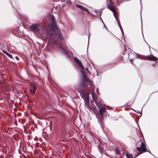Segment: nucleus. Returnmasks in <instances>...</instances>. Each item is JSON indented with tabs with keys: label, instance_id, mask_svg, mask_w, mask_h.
Wrapping results in <instances>:
<instances>
[{
	"label": "nucleus",
	"instance_id": "nucleus-1",
	"mask_svg": "<svg viewBox=\"0 0 158 158\" xmlns=\"http://www.w3.org/2000/svg\"><path fill=\"white\" fill-rule=\"evenodd\" d=\"M51 19L52 20V24L49 25V27L51 29V31L48 32V33L50 35H52L53 34V32H54L59 39L62 40L63 39L62 36L56 26L53 16H51Z\"/></svg>",
	"mask_w": 158,
	"mask_h": 158
},
{
	"label": "nucleus",
	"instance_id": "nucleus-2",
	"mask_svg": "<svg viewBox=\"0 0 158 158\" xmlns=\"http://www.w3.org/2000/svg\"><path fill=\"white\" fill-rule=\"evenodd\" d=\"M81 72L83 76L84 79L86 82H89L90 85H91L92 94L93 97L95 101L96 105L100 109L102 106V103L101 102H98V100H96L97 96L95 93L94 92V86L92 85V81H89V79L86 77V75L82 70L81 71Z\"/></svg>",
	"mask_w": 158,
	"mask_h": 158
},
{
	"label": "nucleus",
	"instance_id": "nucleus-3",
	"mask_svg": "<svg viewBox=\"0 0 158 158\" xmlns=\"http://www.w3.org/2000/svg\"><path fill=\"white\" fill-rule=\"evenodd\" d=\"M136 148L140 153H143L147 151L145 146L142 140H139L137 143L136 145Z\"/></svg>",
	"mask_w": 158,
	"mask_h": 158
},
{
	"label": "nucleus",
	"instance_id": "nucleus-4",
	"mask_svg": "<svg viewBox=\"0 0 158 158\" xmlns=\"http://www.w3.org/2000/svg\"><path fill=\"white\" fill-rule=\"evenodd\" d=\"M106 109L103 107H102L101 109H99V114L100 115H96V117L98 119V122L101 124H102V120L103 118V113L105 112Z\"/></svg>",
	"mask_w": 158,
	"mask_h": 158
},
{
	"label": "nucleus",
	"instance_id": "nucleus-5",
	"mask_svg": "<svg viewBox=\"0 0 158 158\" xmlns=\"http://www.w3.org/2000/svg\"><path fill=\"white\" fill-rule=\"evenodd\" d=\"M108 8L110 10L112 11V12H113L114 16L117 20V23L118 25L120 28L121 30L122 27L121 26L120 22L119 21L118 19L117 18V15H116V10H115L113 6H110V5H108Z\"/></svg>",
	"mask_w": 158,
	"mask_h": 158
},
{
	"label": "nucleus",
	"instance_id": "nucleus-6",
	"mask_svg": "<svg viewBox=\"0 0 158 158\" xmlns=\"http://www.w3.org/2000/svg\"><path fill=\"white\" fill-rule=\"evenodd\" d=\"M82 97L84 99L85 103L87 104L88 103L89 101V95L87 93H84L82 95Z\"/></svg>",
	"mask_w": 158,
	"mask_h": 158
},
{
	"label": "nucleus",
	"instance_id": "nucleus-7",
	"mask_svg": "<svg viewBox=\"0 0 158 158\" xmlns=\"http://www.w3.org/2000/svg\"><path fill=\"white\" fill-rule=\"evenodd\" d=\"M30 28L35 33H38V28L37 25L30 26Z\"/></svg>",
	"mask_w": 158,
	"mask_h": 158
},
{
	"label": "nucleus",
	"instance_id": "nucleus-8",
	"mask_svg": "<svg viewBox=\"0 0 158 158\" xmlns=\"http://www.w3.org/2000/svg\"><path fill=\"white\" fill-rule=\"evenodd\" d=\"M146 58L148 60H157V58L152 55H149L146 56Z\"/></svg>",
	"mask_w": 158,
	"mask_h": 158
},
{
	"label": "nucleus",
	"instance_id": "nucleus-9",
	"mask_svg": "<svg viewBox=\"0 0 158 158\" xmlns=\"http://www.w3.org/2000/svg\"><path fill=\"white\" fill-rule=\"evenodd\" d=\"M75 61L79 65L83 70L84 68L81 62L77 58L75 57L74 58Z\"/></svg>",
	"mask_w": 158,
	"mask_h": 158
},
{
	"label": "nucleus",
	"instance_id": "nucleus-10",
	"mask_svg": "<svg viewBox=\"0 0 158 158\" xmlns=\"http://www.w3.org/2000/svg\"><path fill=\"white\" fill-rule=\"evenodd\" d=\"M76 6L77 8H79L82 10H84L85 11L87 12H89L88 10L86 8L84 7L83 6L80 5H77Z\"/></svg>",
	"mask_w": 158,
	"mask_h": 158
},
{
	"label": "nucleus",
	"instance_id": "nucleus-11",
	"mask_svg": "<svg viewBox=\"0 0 158 158\" xmlns=\"http://www.w3.org/2000/svg\"><path fill=\"white\" fill-rule=\"evenodd\" d=\"M3 52L5 54H6L10 58H11V59H12L13 58L12 56V55H11V54L10 53H8L7 52H6V51H4V52Z\"/></svg>",
	"mask_w": 158,
	"mask_h": 158
},
{
	"label": "nucleus",
	"instance_id": "nucleus-12",
	"mask_svg": "<svg viewBox=\"0 0 158 158\" xmlns=\"http://www.w3.org/2000/svg\"><path fill=\"white\" fill-rule=\"evenodd\" d=\"M85 85V81H82L80 84V86L81 87H84Z\"/></svg>",
	"mask_w": 158,
	"mask_h": 158
},
{
	"label": "nucleus",
	"instance_id": "nucleus-13",
	"mask_svg": "<svg viewBox=\"0 0 158 158\" xmlns=\"http://www.w3.org/2000/svg\"><path fill=\"white\" fill-rule=\"evenodd\" d=\"M126 156L128 158H132L133 156L131 154H126Z\"/></svg>",
	"mask_w": 158,
	"mask_h": 158
},
{
	"label": "nucleus",
	"instance_id": "nucleus-14",
	"mask_svg": "<svg viewBox=\"0 0 158 158\" xmlns=\"http://www.w3.org/2000/svg\"><path fill=\"white\" fill-rule=\"evenodd\" d=\"M36 89V87L35 86H34L33 87V89H32V91L33 92V94H34L35 92Z\"/></svg>",
	"mask_w": 158,
	"mask_h": 158
},
{
	"label": "nucleus",
	"instance_id": "nucleus-15",
	"mask_svg": "<svg viewBox=\"0 0 158 158\" xmlns=\"http://www.w3.org/2000/svg\"><path fill=\"white\" fill-rule=\"evenodd\" d=\"M115 152L116 154H118L119 153V151L118 149L116 148L115 149Z\"/></svg>",
	"mask_w": 158,
	"mask_h": 158
},
{
	"label": "nucleus",
	"instance_id": "nucleus-16",
	"mask_svg": "<svg viewBox=\"0 0 158 158\" xmlns=\"http://www.w3.org/2000/svg\"><path fill=\"white\" fill-rule=\"evenodd\" d=\"M29 92L31 94H33V92L32 91V89H29Z\"/></svg>",
	"mask_w": 158,
	"mask_h": 158
},
{
	"label": "nucleus",
	"instance_id": "nucleus-17",
	"mask_svg": "<svg viewBox=\"0 0 158 158\" xmlns=\"http://www.w3.org/2000/svg\"><path fill=\"white\" fill-rule=\"evenodd\" d=\"M85 69H86V71H87V72H89L87 68H86Z\"/></svg>",
	"mask_w": 158,
	"mask_h": 158
},
{
	"label": "nucleus",
	"instance_id": "nucleus-18",
	"mask_svg": "<svg viewBox=\"0 0 158 158\" xmlns=\"http://www.w3.org/2000/svg\"><path fill=\"white\" fill-rule=\"evenodd\" d=\"M109 1L110 3L111 2V0H109Z\"/></svg>",
	"mask_w": 158,
	"mask_h": 158
}]
</instances>
